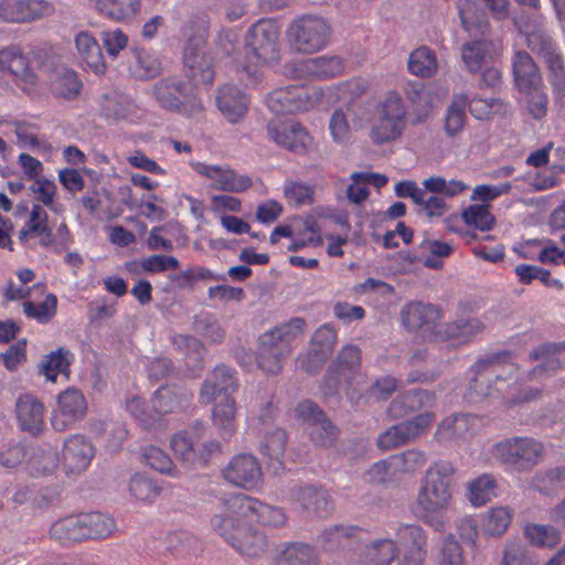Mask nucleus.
Segmentation results:
<instances>
[{"label":"nucleus","instance_id":"obj_63","mask_svg":"<svg viewBox=\"0 0 565 565\" xmlns=\"http://www.w3.org/2000/svg\"><path fill=\"white\" fill-rule=\"evenodd\" d=\"M467 98L457 97L448 107L445 118V130L450 137L457 136L463 128L466 121L465 107Z\"/></svg>","mask_w":565,"mask_h":565},{"label":"nucleus","instance_id":"obj_38","mask_svg":"<svg viewBox=\"0 0 565 565\" xmlns=\"http://www.w3.org/2000/svg\"><path fill=\"white\" fill-rule=\"evenodd\" d=\"M74 360L75 355L70 349L60 347L43 355L38 366L39 373L49 382H56L58 374H63L68 377L70 366Z\"/></svg>","mask_w":565,"mask_h":565},{"label":"nucleus","instance_id":"obj_33","mask_svg":"<svg viewBox=\"0 0 565 565\" xmlns=\"http://www.w3.org/2000/svg\"><path fill=\"white\" fill-rule=\"evenodd\" d=\"M397 553V544L393 539H376L366 544L353 565H391Z\"/></svg>","mask_w":565,"mask_h":565},{"label":"nucleus","instance_id":"obj_15","mask_svg":"<svg viewBox=\"0 0 565 565\" xmlns=\"http://www.w3.org/2000/svg\"><path fill=\"white\" fill-rule=\"evenodd\" d=\"M192 167L198 174L211 181V188L214 190L238 193L252 186V179L247 174H237L226 164L194 162Z\"/></svg>","mask_w":565,"mask_h":565},{"label":"nucleus","instance_id":"obj_51","mask_svg":"<svg viewBox=\"0 0 565 565\" xmlns=\"http://www.w3.org/2000/svg\"><path fill=\"white\" fill-rule=\"evenodd\" d=\"M495 497L497 481L491 475H481L468 486V500L473 507H482Z\"/></svg>","mask_w":565,"mask_h":565},{"label":"nucleus","instance_id":"obj_52","mask_svg":"<svg viewBox=\"0 0 565 565\" xmlns=\"http://www.w3.org/2000/svg\"><path fill=\"white\" fill-rule=\"evenodd\" d=\"M239 45V36L237 31L228 29V30H222L218 33L217 41H216V50L218 53H221L224 57H227L233 63L237 74L238 79L243 82L246 85V78L245 74L242 72V68H238V63H247L246 57L244 60H238L236 56V52L238 50Z\"/></svg>","mask_w":565,"mask_h":565},{"label":"nucleus","instance_id":"obj_46","mask_svg":"<svg viewBox=\"0 0 565 565\" xmlns=\"http://www.w3.org/2000/svg\"><path fill=\"white\" fill-rule=\"evenodd\" d=\"M306 321L302 318H292L288 322L264 333L260 338L278 347L287 353L291 351V342L303 332Z\"/></svg>","mask_w":565,"mask_h":565},{"label":"nucleus","instance_id":"obj_50","mask_svg":"<svg viewBox=\"0 0 565 565\" xmlns=\"http://www.w3.org/2000/svg\"><path fill=\"white\" fill-rule=\"evenodd\" d=\"M235 401L232 397L221 398L213 407V425L223 436H231L235 431Z\"/></svg>","mask_w":565,"mask_h":565},{"label":"nucleus","instance_id":"obj_8","mask_svg":"<svg viewBox=\"0 0 565 565\" xmlns=\"http://www.w3.org/2000/svg\"><path fill=\"white\" fill-rule=\"evenodd\" d=\"M360 349L352 344L343 347L324 376V394L334 395L343 387L353 399L354 393L360 392V386L366 382L365 374L360 371Z\"/></svg>","mask_w":565,"mask_h":565},{"label":"nucleus","instance_id":"obj_34","mask_svg":"<svg viewBox=\"0 0 565 565\" xmlns=\"http://www.w3.org/2000/svg\"><path fill=\"white\" fill-rule=\"evenodd\" d=\"M565 347V343H545L532 350L530 358L533 361L542 362L533 367L529 374V380H542L552 375L562 367V362L557 353Z\"/></svg>","mask_w":565,"mask_h":565},{"label":"nucleus","instance_id":"obj_59","mask_svg":"<svg viewBox=\"0 0 565 565\" xmlns=\"http://www.w3.org/2000/svg\"><path fill=\"white\" fill-rule=\"evenodd\" d=\"M392 461L394 472L413 473L427 462V456L423 450L414 448L392 456Z\"/></svg>","mask_w":565,"mask_h":565},{"label":"nucleus","instance_id":"obj_12","mask_svg":"<svg viewBox=\"0 0 565 565\" xmlns=\"http://www.w3.org/2000/svg\"><path fill=\"white\" fill-rule=\"evenodd\" d=\"M337 330L331 323L320 326L311 337L310 349L297 360L298 367L307 373H317L333 351Z\"/></svg>","mask_w":565,"mask_h":565},{"label":"nucleus","instance_id":"obj_31","mask_svg":"<svg viewBox=\"0 0 565 565\" xmlns=\"http://www.w3.org/2000/svg\"><path fill=\"white\" fill-rule=\"evenodd\" d=\"M436 395L428 390H412L398 395L390 404L387 412L394 418H401L408 413L423 408H430L435 405Z\"/></svg>","mask_w":565,"mask_h":565},{"label":"nucleus","instance_id":"obj_17","mask_svg":"<svg viewBox=\"0 0 565 565\" xmlns=\"http://www.w3.org/2000/svg\"><path fill=\"white\" fill-rule=\"evenodd\" d=\"M0 71L9 72L17 85L26 94L35 92L38 76L29 67V60L18 45H9L0 50Z\"/></svg>","mask_w":565,"mask_h":565},{"label":"nucleus","instance_id":"obj_20","mask_svg":"<svg viewBox=\"0 0 565 565\" xmlns=\"http://www.w3.org/2000/svg\"><path fill=\"white\" fill-rule=\"evenodd\" d=\"M267 131L274 142L296 153H305L311 143L306 129L294 120L270 121Z\"/></svg>","mask_w":565,"mask_h":565},{"label":"nucleus","instance_id":"obj_57","mask_svg":"<svg viewBox=\"0 0 565 565\" xmlns=\"http://www.w3.org/2000/svg\"><path fill=\"white\" fill-rule=\"evenodd\" d=\"M286 443V431L281 428H275L273 431L266 434L264 440L260 443L259 451L270 460L277 461L278 467H281V458L285 452Z\"/></svg>","mask_w":565,"mask_h":565},{"label":"nucleus","instance_id":"obj_13","mask_svg":"<svg viewBox=\"0 0 565 565\" xmlns=\"http://www.w3.org/2000/svg\"><path fill=\"white\" fill-rule=\"evenodd\" d=\"M222 476L228 483L245 490H254L263 481V471L257 458L245 452L233 456L223 468Z\"/></svg>","mask_w":565,"mask_h":565},{"label":"nucleus","instance_id":"obj_25","mask_svg":"<svg viewBox=\"0 0 565 565\" xmlns=\"http://www.w3.org/2000/svg\"><path fill=\"white\" fill-rule=\"evenodd\" d=\"M100 116L109 122L121 120L132 121L139 110L137 104L128 95L118 90H109L100 96Z\"/></svg>","mask_w":565,"mask_h":565},{"label":"nucleus","instance_id":"obj_4","mask_svg":"<svg viewBox=\"0 0 565 565\" xmlns=\"http://www.w3.org/2000/svg\"><path fill=\"white\" fill-rule=\"evenodd\" d=\"M280 32L276 21L259 19L245 35L247 63H238L245 74L246 86H256L263 77L259 67H275L281 60Z\"/></svg>","mask_w":565,"mask_h":565},{"label":"nucleus","instance_id":"obj_58","mask_svg":"<svg viewBox=\"0 0 565 565\" xmlns=\"http://www.w3.org/2000/svg\"><path fill=\"white\" fill-rule=\"evenodd\" d=\"M527 540L540 547H554L561 541V533L552 525L527 524L524 529Z\"/></svg>","mask_w":565,"mask_h":565},{"label":"nucleus","instance_id":"obj_6","mask_svg":"<svg viewBox=\"0 0 565 565\" xmlns=\"http://www.w3.org/2000/svg\"><path fill=\"white\" fill-rule=\"evenodd\" d=\"M490 452L492 458L507 469L527 472L543 461L545 447L536 438L514 436L493 444Z\"/></svg>","mask_w":565,"mask_h":565},{"label":"nucleus","instance_id":"obj_37","mask_svg":"<svg viewBox=\"0 0 565 565\" xmlns=\"http://www.w3.org/2000/svg\"><path fill=\"white\" fill-rule=\"evenodd\" d=\"M497 55V46L490 40H475L467 42L461 49V58L471 73L480 71Z\"/></svg>","mask_w":565,"mask_h":565},{"label":"nucleus","instance_id":"obj_60","mask_svg":"<svg viewBox=\"0 0 565 565\" xmlns=\"http://www.w3.org/2000/svg\"><path fill=\"white\" fill-rule=\"evenodd\" d=\"M56 309L57 298L53 294H49L40 303H34L30 300L23 302L25 316L40 323H47L56 315Z\"/></svg>","mask_w":565,"mask_h":565},{"label":"nucleus","instance_id":"obj_56","mask_svg":"<svg viewBox=\"0 0 565 565\" xmlns=\"http://www.w3.org/2000/svg\"><path fill=\"white\" fill-rule=\"evenodd\" d=\"M360 531L353 525H333L326 527L318 536V542L326 551H335L340 548L344 541L354 537Z\"/></svg>","mask_w":565,"mask_h":565},{"label":"nucleus","instance_id":"obj_26","mask_svg":"<svg viewBox=\"0 0 565 565\" xmlns=\"http://www.w3.org/2000/svg\"><path fill=\"white\" fill-rule=\"evenodd\" d=\"M481 425V419L473 414H456L444 418L435 437L439 441L463 440L473 435Z\"/></svg>","mask_w":565,"mask_h":565},{"label":"nucleus","instance_id":"obj_55","mask_svg":"<svg viewBox=\"0 0 565 565\" xmlns=\"http://www.w3.org/2000/svg\"><path fill=\"white\" fill-rule=\"evenodd\" d=\"M142 461L153 470L166 473L171 477L179 475L178 469L173 465L171 458L159 447L149 445L141 449Z\"/></svg>","mask_w":565,"mask_h":565},{"label":"nucleus","instance_id":"obj_62","mask_svg":"<svg viewBox=\"0 0 565 565\" xmlns=\"http://www.w3.org/2000/svg\"><path fill=\"white\" fill-rule=\"evenodd\" d=\"M565 467H555L536 473L531 481V486L541 493L548 494L558 486H565Z\"/></svg>","mask_w":565,"mask_h":565},{"label":"nucleus","instance_id":"obj_27","mask_svg":"<svg viewBox=\"0 0 565 565\" xmlns=\"http://www.w3.org/2000/svg\"><path fill=\"white\" fill-rule=\"evenodd\" d=\"M236 494L222 498L217 509L211 518L212 529L225 541L231 543L237 533L242 532L243 522H246L244 515L231 508V500Z\"/></svg>","mask_w":565,"mask_h":565},{"label":"nucleus","instance_id":"obj_47","mask_svg":"<svg viewBox=\"0 0 565 565\" xmlns=\"http://www.w3.org/2000/svg\"><path fill=\"white\" fill-rule=\"evenodd\" d=\"M512 521V510L507 505L493 507L482 513L480 527L484 535H503Z\"/></svg>","mask_w":565,"mask_h":565},{"label":"nucleus","instance_id":"obj_32","mask_svg":"<svg viewBox=\"0 0 565 565\" xmlns=\"http://www.w3.org/2000/svg\"><path fill=\"white\" fill-rule=\"evenodd\" d=\"M216 104L228 122L239 121L248 109L247 96L236 86L227 84L218 89Z\"/></svg>","mask_w":565,"mask_h":565},{"label":"nucleus","instance_id":"obj_28","mask_svg":"<svg viewBox=\"0 0 565 565\" xmlns=\"http://www.w3.org/2000/svg\"><path fill=\"white\" fill-rule=\"evenodd\" d=\"M19 426L31 435L40 434L44 428V405L33 395L19 396L15 403Z\"/></svg>","mask_w":565,"mask_h":565},{"label":"nucleus","instance_id":"obj_23","mask_svg":"<svg viewBox=\"0 0 565 565\" xmlns=\"http://www.w3.org/2000/svg\"><path fill=\"white\" fill-rule=\"evenodd\" d=\"M237 390L235 372L225 365L216 366L202 384L200 398L202 403H212L218 397H232Z\"/></svg>","mask_w":565,"mask_h":565},{"label":"nucleus","instance_id":"obj_7","mask_svg":"<svg viewBox=\"0 0 565 565\" xmlns=\"http://www.w3.org/2000/svg\"><path fill=\"white\" fill-rule=\"evenodd\" d=\"M407 127L406 107L402 96L391 90L376 104L370 139L376 146L397 140Z\"/></svg>","mask_w":565,"mask_h":565},{"label":"nucleus","instance_id":"obj_45","mask_svg":"<svg viewBox=\"0 0 565 565\" xmlns=\"http://www.w3.org/2000/svg\"><path fill=\"white\" fill-rule=\"evenodd\" d=\"M50 536L63 545L86 541L81 515H70L55 521L50 527Z\"/></svg>","mask_w":565,"mask_h":565},{"label":"nucleus","instance_id":"obj_3","mask_svg":"<svg viewBox=\"0 0 565 565\" xmlns=\"http://www.w3.org/2000/svg\"><path fill=\"white\" fill-rule=\"evenodd\" d=\"M455 468L450 461L431 462L419 480L416 510L420 518L437 531H443V515L452 503L451 477Z\"/></svg>","mask_w":565,"mask_h":565},{"label":"nucleus","instance_id":"obj_18","mask_svg":"<svg viewBox=\"0 0 565 565\" xmlns=\"http://www.w3.org/2000/svg\"><path fill=\"white\" fill-rule=\"evenodd\" d=\"M18 238L23 246L30 248L34 247L35 242L44 248L53 245L54 233L49 226V215L43 206L32 205L29 218L19 231Z\"/></svg>","mask_w":565,"mask_h":565},{"label":"nucleus","instance_id":"obj_9","mask_svg":"<svg viewBox=\"0 0 565 565\" xmlns=\"http://www.w3.org/2000/svg\"><path fill=\"white\" fill-rule=\"evenodd\" d=\"M330 28L317 15H302L294 20L286 30L290 47L298 53L312 54L322 50L329 40Z\"/></svg>","mask_w":565,"mask_h":565},{"label":"nucleus","instance_id":"obj_36","mask_svg":"<svg viewBox=\"0 0 565 565\" xmlns=\"http://www.w3.org/2000/svg\"><path fill=\"white\" fill-rule=\"evenodd\" d=\"M192 394L184 387L167 385L158 388L152 396V405L159 415L170 414L188 406Z\"/></svg>","mask_w":565,"mask_h":565},{"label":"nucleus","instance_id":"obj_35","mask_svg":"<svg viewBox=\"0 0 565 565\" xmlns=\"http://www.w3.org/2000/svg\"><path fill=\"white\" fill-rule=\"evenodd\" d=\"M75 47L78 58L96 75H103L106 62L102 47L97 40L87 31H82L75 36Z\"/></svg>","mask_w":565,"mask_h":565},{"label":"nucleus","instance_id":"obj_21","mask_svg":"<svg viewBox=\"0 0 565 565\" xmlns=\"http://www.w3.org/2000/svg\"><path fill=\"white\" fill-rule=\"evenodd\" d=\"M362 107L358 103L347 104L335 109L329 120V131L333 141L344 143L349 141L352 130L363 126Z\"/></svg>","mask_w":565,"mask_h":565},{"label":"nucleus","instance_id":"obj_19","mask_svg":"<svg viewBox=\"0 0 565 565\" xmlns=\"http://www.w3.org/2000/svg\"><path fill=\"white\" fill-rule=\"evenodd\" d=\"M96 448L92 440L82 434H74L64 440L63 465L66 473H81L86 470L93 458Z\"/></svg>","mask_w":565,"mask_h":565},{"label":"nucleus","instance_id":"obj_5","mask_svg":"<svg viewBox=\"0 0 565 565\" xmlns=\"http://www.w3.org/2000/svg\"><path fill=\"white\" fill-rule=\"evenodd\" d=\"M512 73L516 89L527 114L536 120L547 115L548 96L542 74L532 56L525 51H516L512 57Z\"/></svg>","mask_w":565,"mask_h":565},{"label":"nucleus","instance_id":"obj_48","mask_svg":"<svg viewBox=\"0 0 565 565\" xmlns=\"http://www.w3.org/2000/svg\"><path fill=\"white\" fill-rule=\"evenodd\" d=\"M276 565H319V557L311 545L295 542L285 547Z\"/></svg>","mask_w":565,"mask_h":565},{"label":"nucleus","instance_id":"obj_14","mask_svg":"<svg viewBox=\"0 0 565 565\" xmlns=\"http://www.w3.org/2000/svg\"><path fill=\"white\" fill-rule=\"evenodd\" d=\"M87 403L82 391L70 387L57 396V406L52 412L51 425L56 431H65L84 418Z\"/></svg>","mask_w":565,"mask_h":565},{"label":"nucleus","instance_id":"obj_2","mask_svg":"<svg viewBox=\"0 0 565 565\" xmlns=\"http://www.w3.org/2000/svg\"><path fill=\"white\" fill-rule=\"evenodd\" d=\"M206 36L204 33L189 39L184 49V66L189 81L177 76L160 79L152 87V94L158 104L169 110H179L190 102L193 88L198 85H211L214 79L213 57L205 51Z\"/></svg>","mask_w":565,"mask_h":565},{"label":"nucleus","instance_id":"obj_10","mask_svg":"<svg viewBox=\"0 0 565 565\" xmlns=\"http://www.w3.org/2000/svg\"><path fill=\"white\" fill-rule=\"evenodd\" d=\"M321 100V93L309 86L289 85L270 92L266 98L268 108L275 114L308 111Z\"/></svg>","mask_w":565,"mask_h":565},{"label":"nucleus","instance_id":"obj_53","mask_svg":"<svg viewBox=\"0 0 565 565\" xmlns=\"http://www.w3.org/2000/svg\"><path fill=\"white\" fill-rule=\"evenodd\" d=\"M289 353L280 350L271 342L259 339V349L257 354L258 366L266 373L277 374L282 369V362Z\"/></svg>","mask_w":565,"mask_h":565},{"label":"nucleus","instance_id":"obj_11","mask_svg":"<svg viewBox=\"0 0 565 565\" xmlns=\"http://www.w3.org/2000/svg\"><path fill=\"white\" fill-rule=\"evenodd\" d=\"M231 508L243 514L246 522H256L273 527H281L287 522V515L282 508L269 505L249 495H235L231 500Z\"/></svg>","mask_w":565,"mask_h":565},{"label":"nucleus","instance_id":"obj_61","mask_svg":"<svg viewBox=\"0 0 565 565\" xmlns=\"http://www.w3.org/2000/svg\"><path fill=\"white\" fill-rule=\"evenodd\" d=\"M458 9L461 24L470 36L487 34L489 23L486 19L475 15L473 6L469 1L459 2Z\"/></svg>","mask_w":565,"mask_h":565},{"label":"nucleus","instance_id":"obj_29","mask_svg":"<svg viewBox=\"0 0 565 565\" xmlns=\"http://www.w3.org/2000/svg\"><path fill=\"white\" fill-rule=\"evenodd\" d=\"M292 499L302 510L319 518H327L333 511L330 493L315 486L299 487L292 492Z\"/></svg>","mask_w":565,"mask_h":565},{"label":"nucleus","instance_id":"obj_30","mask_svg":"<svg viewBox=\"0 0 565 565\" xmlns=\"http://www.w3.org/2000/svg\"><path fill=\"white\" fill-rule=\"evenodd\" d=\"M526 45L543 62L548 65L562 57L555 41L550 35L542 20L536 21L533 26L529 25L525 31Z\"/></svg>","mask_w":565,"mask_h":565},{"label":"nucleus","instance_id":"obj_39","mask_svg":"<svg viewBox=\"0 0 565 565\" xmlns=\"http://www.w3.org/2000/svg\"><path fill=\"white\" fill-rule=\"evenodd\" d=\"M128 71L136 79H151L162 72L160 58L152 52L140 49L135 50L128 60Z\"/></svg>","mask_w":565,"mask_h":565},{"label":"nucleus","instance_id":"obj_40","mask_svg":"<svg viewBox=\"0 0 565 565\" xmlns=\"http://www.w3.org/2000/svg\"><path fill=\"white\" fill-rule=\"evenodd\" d=\"M85 540H104L111 536L117 524L115 519L106 513L93 511L79 513Z\"/></svg>","mask_w":565,"mask_h":565},{"label":"nucleus","instance_id":"obj_24","mask_svg":"<svg viewBox=\"0 0 565 565\" xmlns=\"http://www.w3.org/2000/svg\"><path fill=\"white\" fill-rule=\"evenodd\" d=\"M404 327L413 332L423 331L427 333L436 328L441 313L438 306L420 301L405 305L401 312Z\"/></svg>","mask_w":565,"mask_h":565},{"label":"nucleus","instance_id":"obj_16","mask_svg":"<svg viewBox=\"0 0 565 565\" xmlns=\"http://www.w3.org/2000/svg\"><path fill=\"white\" fill-rule=\"evenodd\" d=\"M54 6L47 0H0V20L24 23L50 17Z\"/></svg>","mask_w":565,"mask_h":565},{"label":"nucleus","instance_id":"obj_22","mask_svg":"<svg viewBox=\"0 0 565 565\" xmlns=\"http://www.w3.org/2000/svg\"><path fill=\"white\" fill-rule=\"evenodd\" d=\"M402 545L407 547L397 565H423L426 558V534L417 524H403L396 531Z\"/></svg>","mask_w":565,"mask_h":565},{"label":"nucleus","instance_id":"obj_64","mask_svg":"<svg viewBox=\"0 0 565 565\" xmlns=\"http://www.w3.org/2000/svg\"><path fill=\"white\" fill-rule=\"evenodd\" d=\"M195 331L206 340L218 343L225 337V331L218 320L211 313L198 316L194 321Z\"/></svg>","mask_w":565,"mask_h":565},{"label":"nucleus","instance_id":"obj_43","mask_svg":"<svg viewBox=\"0 0 565 565\" xmlns=\"http://www.w3.org/2000/svg\"><path fill=\"white\" fill-rule=\"evenodd\" d=\"M343 61L339 56H318L307 58L300 63V71L317 79L338 76L343 72Z\"/></svg>","mask_w":565,"mask_h":565},{"label":"nucleus","instance_id":"obj_49","mask_svg":"<svg viewBox=\"0 0 565 565\" xmlns=\"http://www.w3.org/2000/svg\"><path fill=\"white\" fill-rule=\"evenodd\" d=\"M230 544L241 554L254 557L265 551L267 540L263 532L243 526L242 532Z\"/></svg>","mask_w":565,"mask_h":565},{"label":"nucleus","instance_id":"obj_41","mask_svg":"<svg viewBox=\"0 0 565 565\" xmlns=\"http://www.w3.org/2000/svg\"><path fill=\"white\" fill-rule=\"evenodd\" d=\"M83 88V82L77 73L71 68L63 67L55 72L51 79L50 89L53 96L64 100L76 99Z\"/></svg>","mask_w":565,"mask_h":565},{"label":"nucleus","instance_id":"obj_42","mask_svg":"<svg viewBox=\"0 0 565 565\" xmlns=\"http://www.w3.org/2000/svg\"><path fill=\"white\" fill-rule=\"evenodd\" d=\"M483 328V323L477 318H460L443 326L436 332L435 338L437 340L458 339L460 342H468Z\"/></svg>","mask_w":565,"mask_h":565},{"label":"nucleus","instance_id":"obj_1","mask_svg":"<svg viewBox=\"0 0 565 565\" xmlns=\"http://www.w3.org/2000/svg\"><path fill=\"white\" fill-rule=\"evenodd\" d=\"M516 370V365L509 361L507 353L479 359L467 371L468 398L471 402L491 398L505 406L521 405L540 398V388L518 383Z\"/></svg>","mask_w":565,"mask_h":565},{"label":"nucleus","instance_id":"obj_44","mask_svg":"<svg viewBox=\"0 0 565 565\" xmlns=\"http://www.w3.org/2000/svg\"><path fill=\"white\" fill-rule=\"evenodd\" d=\"M103 15L120 22L136 17L141 8V0H89Z\"/></svg>","mask_w":565,"mask_h":565},{"label":"nucleus","instance_id":"obj_54","mask_svg":"<svg viewBox=\"0 0 565 565\" xmlns=\"http://www.w3.org/2000/svg\"><path fill=\"white\" fill-rule=\"evenodd\" d=\"M408 70L413 75L430 77L437 71V61L434 52L428 47L413 51L408 58Z\"/></svg>","mask_w":565,"mask_h":565}]
</instances>
